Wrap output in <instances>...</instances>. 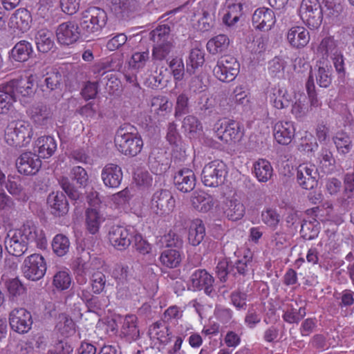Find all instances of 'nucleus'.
<instances>
[{
    "instance_id": "nucleus-1",
    "label": "nucleus",
    "mask_w": 354,
    "mask_h": 354,
    "mask_svg": "<svg viewBox=\"0 0 354 354\" xmlns=\"http://www.w3.org/2000/svg\"><path fill=\"white\" fill-rule=\"evenodd\" d=\"M32 242L40 249H45L47 245L44 232L33 221H27L20 228L8 232L4 244L9 254L21 257L28 250L29 243Z\"/></svg>"
},
{
    "instance_id": "nucleus-2",
    "label": "nucleus",
    "mask_w": 354,
    "mask_h": 354,
    "mask_svg": "<svg viewBox=\"0 0 354 354\" xmlns=\"http://www.w3.org/2000/svg\"><path fill=\"white\" fill-rule=\"evenodd\" d=\"M118 149L125 156H136L142 150L143 141L134 127L125 124L120 127L115 136Z\"/></svg>"
},
{
    "instance_id": "nucleus-3",
    "label": "nucleus",
    "mask_w": 354,
    "mask_h": 354,
    "mask_svg": "<svg viewBox=\"0 0 354 354\" xmlns=\"http://www.w3.org/2000/svg\"><path fill=\"white\" fill-rule=\"evenodd\" d=\"M81 15L79 26L84 39L99 35L107 22L106 12L99 7H89Z\"/></svg>"
},
{
    "instance_id": "nucleus-4",
    "label": "nucleus",
    "mask_w": 354,
    "mask_h": 354,
    "mask_svg": "<svg viewBox=\"0 0 354 354\" xmlns=\"http://www.w3.org/2000/svg\"><path fill=\"white\" fill-rule=\"evenodd\" d=\"M32 136V127L27 121H11L5 129V141L8 145L12 147H25L30 142Z\"/></svg>"
},
{
    "instance_id": "nucleus-5",
    "label": "nucleus",
    "mask_w": 354,
    "mask_h": 354,
    "mask_svg": "<svg viewBox=\"0 0 354 354\" xmlns=\"http://www.w3.org/2000/svg\"><path fill=\"white\" fill-rule=\"evenodd\" d=\"M64 77L55 70L46 73L40 78L37 77V88L42 92L43 95L53 102L59 100L63 96Z\"/></svg>"
},
{
    "instance_id": "nucleus-6",
    "label": "nucleus",
    "mask_w": 354,
    "mask_h": 354,
    "mask_svg": "<svg viewBox=\"0 0 354 354\" xmlns=\"http://www.w3.org/2000/svg\"><path fill=\"white\" fill-rule=\"evenodd\" d=\"M227 174L225 164L216 160L205 165L201 174V180L207 187H217L224 183Z\"/></svg>"
},
{
    "instance_id": "nucleus-7",
    "label": "nucleus",
    "mask_w": 354,
    "mask_h": 354,
    "mask_svg": "<svg viewBox=\"0 0 354 354\" xmlns=\"http://www.w3.org/2000/svg\"><path fill=\"white\" fill-rule=\"evenodd\" d=\"M214 131L218 139L227 144L239 142L242 136L240 124L232 120H218L214 126Z\"/></svg>"
},
{
    "instance_id": "nucleus-8",
    "label": "nucleus",
    "mask_w": 354,
    "mask_h": 354,
    "mask_svg": "<svg viewBox=\"0 0 354 354\" xmlns=\"http://www.w3.org/2000/svg\"><path fill=\"white\" fill-rule=\"evenodd\" d=\"M135 232L131 226L113 225L109 227L108 239L115 249L123 251L131 245Z\"/></svg>"
},
{
    "instance_id": "nucleus-9",
    "label": "nucleus",
    "mask_w": 354,
    "mask_h": 354,
    "mask_svg": "<svg viewBox=\"0 0 354 354\" xmlns=\"http://www.w3.org/2000/svg\"><path fill=\"white\" fill-rule=\"evenodd\" d=\"M299 15L302 21L310 29H317L322 24L323 12L318 0H302Z\"/></svg>"
},
{
    "instance_id": "nucleus-10",
    "label": "nucleus",
    "mask_w": 354,
    "mask_h": 354,
    "mask_svg": "<svg viewBox=\"0 0 354 354\" xmlns=\"http://www.w3.org/2000/svg\"><path fill=\"white\" fill-rule=\"evenodd\" d=\"M46 268L44 257L37 253L25 258L21 267L24 277L33 281L42 279L46 274Z\"/></svg>"
},
{
    "instance_id": "nucleus-11",
    "label": "nucleus",
    "mask_w": 354,
    "mask_h": 354,
    "mask_svg": "<svg viewBox=\"0 0 354 354\" xmlns=\"http://www.w3.org/2000/svg\"><path fill=\"white\" fill-rule=\"evenodd\" d=\"M239 72V64L232 56H222L213 69L215 77L221 82H230Z\"/></svg>"
},
{
    "instance_id": "nucleus-12",
    "label": "nucleus",
    "mask_w": 354,
    "mask_h": 354,
    "mask_svg": "<svg viewBox=\"0 0 354 354\" xmlns=\"http://www.w3.org/2000/svg\"><path fill=\"white\" fill-rule=\"evenodd\" d=\"M175 207V199L167 189H159L155 192L151 198V210L157 215L169 214Z\"/></svg>"
},
{
    "instance_id": "nucleus-13",
    "label": "nucleus",
    "mask_w": 354,
    "mask_h": 354,
    "mask_svg": "<svg viewBox=\"0 0 354 354\" xmlns=\"http://www.w3.org/2000/svg\"><path fill=\"white\" fill-rule=\"evenodd\" d=\"M56 36L58 43L64 46L72 45L84 39L79 24L74 21L59 24L56 29Z\"/></svg>"
},
{
    "instance_id": "nucleus-14",
    "label": "nucleus",
    "mask_w": 354,
    "mask_h": 354,
    "mask_svg": "<svg viewBox=\"0 0 354 354\" xmlns=\"http://www.w3.org/2000/svg\"><path fill=\"white\" fill-rule=\"evenodd\" d=\"M37 79L36 75H31L12 80L5 84L7 86V91H11L17 99L19 95L26 97L34 94L36 91L35 85L37 84Z\"/></svg>"
},
{
    "instance_id": "nucleus-15",
    "label": "nucleus",
    "mask_w": 354,
    "mask_h": 354,
    "mask_svg": "<svg viewBox=\"0 0 354 354\" xmlns=\"http://www.w3.org/2000/svg\"><path fill=\"white\" fill-rule=\"evenodd\" d=\"M162 22L150 32V39L153 44H161L171 42L170 32L174 30L175 26V18L172 12L167 13L161 17Z\"/></svg>"
},
{
    "instance_id": "nucleus-16",
    "label": "nucleus",
    "mask_w": 354,
    "mask_h": 354,
    "mask_svg": "<svg viewBox=\"0 0 354 354\" xmlns=\"http://www.w3.org/2000/svg\"><path fill=\"white\" fill-rule=\"evenodd\" d=\"M191 282L194 290H203L211 297L216 295L214 288V278L204 269L195 270L191 275Z\"/></svg>"
},
{
    "instance_id": "nucleus-17",
    "label": "nucleus",
    "mask_w": 354,
    "mask_h": 354,
    "mask_svg": "<svg viewBox=\"0 0 354 354\" xmlns=\"http://www.w3.org/2000/svg\"><path fill=\"white\" fill-rule=\"evenodd\" d=\"M319 173L315 165L301 164L297 168V182L304 189H313L317 185Z\"/></svg>"
},
{
    "instance_id": "nucleus-18",
    "label": "nucleus",
    "mask_w": 354,
    "mask_h": 354,
    "mask_svg": "<svg viewBox=\"0 0 354 354\" xmlns=\"http://www.w3.org/2000/svg\"><path fill=\"white\" fill-rule=\"evenodd\" d=\"M9 322L11 328L20 334L28 333L32 324V315L25 308L12 310L10 313Z\"/></svg>"
},
{
    "instance_id": "nucleus-19",
    "label": "nucleus",
    "mask_w": 354,
    "mask_h": 354,
    "mask_svg": "<svg viewBox=\"0 0 354 354\" xmlns=\"http://www.w3.org/2000/svg\"><path fill=\"white\" fill-rule=\"evenodd\" d=\"M41 166V161L35 153L30 151L21 153L16 160V167L20 174H36Z\"/></svg>"
},
{
    "instance_id": "nucleus-20",
    "label": "nucleus",
    "mask_w": 354,
    "mask_h": 354,
    "mask_svg": "<svg viewBox=\"0 0 354 354\" xmlns=\"http://www.w3.org/2000/svg\"><path fill=\"white\" fill-rule=\"evenodd\" d=\"M148 166L153 174L161 176L170 168L171 160L165 151L153 149L149 156Z\"/></svg>"
},
{
    "instance_id": "nucleus-21",
    "label": "nucleus",
    "mask_w": 354,
    "mask_h": 354,
    "mask_svg": "<svg viewBox=\"0 0 354 354\" xmlns=\"http://www.w3.org/2000/svg\"><path fill=\"white\" fill-rule=\"evenodd\" d=\"M252 22L256 29L268 31L271 29L276 22L274 12L266 7L259 8L252 15Z\"/></svg>"
},
{
    "instance_id": "nucleus-22",
    "label": "nucleus",
    "mask_w": 354,
    "mask_h": 354,
    "mask_svg": "<svg viewBox=\"0 0 354 354\" xmlns=\"http://www.w3.org/2000/svg\"><path fill=\"white\" fill-rule=\"evenodd\" d=\"M196 178L194 172L188 168L177 171L174 176V183L176 189L183 193L192 191L196 186Z\"/></svg>"
},
{
    "instance_id": "nucleus-23",
    "label": "nucleus",
    "mask_w": 354,
    "mask_h": 354,
    "mask_svg": "<svg viewBox=\"0 0 354 354\" xmlns=\"http://www.w3.org/2000/svg\"><path fill=\"white\" fill-rule=\"evenodd\" d=\"M101 176L105 186L117 188L122 182L123 174L120 167L109 163L103 168Z\"/></svg>"
},
{
    "instance_id": "nucleus-24",
    "label": "nucleus",
    "mask_w": 354,
    "mask_h": 354,
    "mask_svg": "<svg viewBox=\"0 0 354 354\" xmlns=\"http://www.w3.org/2000/svg\"><path fill=\"white\" fill-rule=\"evenodd\" d=\"M273 131L274 139L279 144L288 145L295 136V129L291 122L279 121L274 124Z\"/></svg>"
},
{
    "instance_id": "nucleus-25",
    "label": "nucleus",
    "mask_w": 354,
    "mask_h": 354,
    "mask_svg": "<svg viewBox=\"0 0 354 354\" xmlns=\"http://www.w3.org/2000/svg\"><path fill=\"white\" fill-rule=\"evenodd\" d=\"M47 203L51 213L56 216H64L68 212V202L63 192H57L50 194L47 198Z\"/></svg>"
},
{
    "instance_id": "nucleus-26",
    "label": "nucleus",
    "mask_w": 354,
    "mask_h": 354,
    "mask_svg": "<svg viewBox=\"0 0 354 354\" xmlns=\"http://www.w3.org/2000/svg\"><path fill=\"white\" fill-rule=\"evenodd\" d=\"M31 22L32 17L30 12L26 8H19L12 15L9 26L11 28L24 33L30 29Z\"/></svg>"
},
{
    "instance_id": "nucleus-27",
    "label": "nucleus",
    "mask_w": 354,
    "mask_h": 354,
    "mask_svg": "<svg viewBox=\"0 0 354 354\" xmlns=\"http://www.w3.org/2000/svg\"><path fill=\"white\" fill-rule=\"evenodd\" d=\"M138 318L134 315L125 316L120 328V336L127 342L135 341L140 337Z\"/></svg>"
},
{
    "instance_id": "nucleus-28",
    "label": "nucleus",
    "mask_w": 354,
    "mask_h": 354,
    "mask_svg": "<svg viewBox=\"0 0 354 354\" xmlns=\"http://www.w3.org/2000/svg\"><path fill=\"white\" fill-rule=\"evenodd\" d=\"M287 39L292 47L301 48L309 43L310 34L303 26H294L288 31Z\"/></svg>"
},
{
    "instance_id": "nucleus-29",
    "label": "nucleus",
    "mask_w": 354,
    "mask_h": 354,
    "mask_svg": "<svg viewBox=\"0 0 354 354\" xmlns=\"http://www.w3.org/2000/svg\"><path fill=\"white\" fill-rule=\"evenodd\" d=\"M252 259V252L250 250H248L240 259L236 260L231 266V272H232V275L235 277L239 276H250L253 272Z\"/></svg>"
},
{
    "instance_id": "nucleus-30",
    "label": "nucleus",
    "mask_w": 354,
    "mask_h": 354,
    "mask_svg": "<svg viewBox=\"0 0 354 354\" xmlns=\"http://www.w3.org/2000/svg\"><path fill=\"white\" fill-rule=\"evenodd\" d=\"M270 103L278 109L287 108L292 102V96L288 91L279 86H274L268 91Z\"/></svg>"
},
{
    "instance_id": "nucleus-31",
    "label": "nucleus",
    "mask_w": 354,
    "mask_h": 354,
    "mask_svg": "<svg viewBox=\"0 0 354 354\" xmlns=\"http://www.w3.org/2000/svg\"><path fill=\"white\" fill-rule=\"evenodd\" d=\"M57 149L55 140L51 136H41L39 138L35 145V152L37 153L39 158H48L51 157Z\"/></svg>"
},
{
    "instance_id": "nucleus-32",
    "label": "nucleus",
    "mask_w": 354,
    "mask_h": 354,
    "mask_svg": "<svg viewBox=\"0 0 354 354\" xmlns=\"http://www.w3.org/2000/svg\"><path fill=\"white\" fill-rule=\"evenodd\" d=\"M77 295L84 303L90 312L101 310L104 306L102 302L104 299L93 295L88 287H78Z\"/></svg>"
},
{
    "instance_id": "nucleus-33",
    "label": "nucleus",
    "mask_w": 354,
    "mask_h": 354,
    "mask_svg": "<svg viewBox=\"0 0 354 354\" xmlns=\"http://www.w3.org/2000/svg\"><path fill=\"white\" fill-rule=\"evenodd\" d=\"M243 14V4L241 2L228 0L222 18L223 23L227 26H233L239 21Z\"/></svg>"
},
{
    "instance_id": "nucleus-34",
    "label": "nucleus",
    "mask_w": 354,
    "mask_h": 354,
    "mask_svg": "<svg viewBox=\"0 0 354 354\" xmlns=\"http://www.w3.org/2000/svg\"><path fill=\"white\" fill-rule=\"evenodd\" d=\"M192 204L198 212H207L214 205V198L205 192H195L192 197Z\"/></svg>"
},
{
    "instance_id": "nucleus-35",
    "label": "nucleus",
    "mask_w": 354,
    "mask_h": 354,
    "mask_svg": "<svg viewBox=\"0 0 354 354\" xmlns=\"http://www.w3.org/2000/svg\"><path fill=\"white\" fill-rule=\"evenodd\" d=\"M247 191V197L251 204L261 205L266 200V189L263 186L252 183L250 180L245 181Z\"/></svg>"
},
{
    "instance_id": "nucleus-36",
    "label": "nucleus",
    "mask_w": 354,
    "mask_h": 354,
    "mask_svg": "<svg viewBox=\"0 0 354 354\" xmlns=\"http://www.w3.org/2000/svg\"><path fill=\"white\" fill-rule=\"evenodd\" d=\"M205 62V52L198 48H192L186 59V73L194 74Z\"/></svg>"
},
{
    "instance_id": "nucleus-37",
    "label": "nucleus",
    "mask_w": 354,
    "mask_h": 354,
    "mask_svg": "<svg viewBox=\"0 0 354 354\" xmlns=\"http://www.w3.org/2000/svg\"><path fill=\"white\" fill-rule=\"evenodd\" d=\"M35 39L37 50L43 53L50 51L55 45L53 33L48 29L39 30Z\"/></svg>"
},
{
    "instance_id": "nucleus-38",
    "label": "nucleus",
    "mask_w": 354,
    "mask_h": 354,
    "mask_svg": "<svg viewBox=\"0 0 354 354\" xmlns=\"http://www.w3.org/2000/svg\"><path fill=\"white\" fill-rule=\"evenodd\" d=\"M230 46V39L226 35L220 34L210 39L206 45L212 55L225 53Z\"/></svg>"
},
{
    "instance_id": "nucleus-39",
    "label": "nucleus",
    "mask_w": 354,
    "mask_h": 354,
    "mask_svg": "<svg viewBox=\"0 0 354 354\" xmlns=\"http://www.w3.org/2000/svg\"><path fill=\"white\" fill-rule=\"evenodd\" d=\"M72 283L71 272L68 268L57 270L52 279V286L57 291H64L70 288Z\"/></svg>"
},
{
    "instance_id": "nucleus-40",
    "label": "nucleus",
    "mask_w": 354,
    "mask_h": 354,
    "mask_svg": "<svg viewBox=\"0 0 354 354\" xmlns=\"http://www.w3.org/2000/svg\"><path fill=\"white\" fill-rule=\"evenodd\" d=\"M205 235V227L203 222L201 219L194 220L189 228V243L194 246H197L203 241Z\"/></svg>"
},
{
    "instance_id": "nucleus-41",
    "label": "nucleus",
    "mask_w": 354,
    "mask_h": 354,
    "mask_svg": "<svg viewBox=\"0 0 354 354\" xmlns=\"http://www.w3.org/2000/svg\"><path fill=\"white\" fill-rule=\"evenodd\" d=\"M253 172L259 182L266 183L273 175V168L268 160L259 159L254 163Z\"/></svg>"
},
{
    "instance_id": "nucleus-42",
    "label": "nucleus",
    "mask_w": 354,
    "mask_h": 354,
    "mask_svg": "<svg viewBox=\"0 0 354 354\" xmlns=\"http://www.w3.org/2000/svg\"><path fill=\"white\" fill-rule=\"evenodd\" d=\"M245 212L243 204L235 199L230 200L227 203L224 214L229 220L235 221L241 219L244 216Z\"/></svg>"
},
{
    "instance_id": "nucleus-43",
    "label": "nucleus",
    "mask_w": 354,
    "mask_h": 354,
    "mask_svg": "<svg viewBox=\"0 0 354 354\" xmlns=\"http://www.w3.org/2000/svg\"><path fill=\"white\" fill-rule=\"evenodd\" d=\"M32 53V48L31 44L25 40L17 42L11 50L12 58L17 62L28 60Z\"/></svg>"
},
{
    "instance_id": "nucleus-44",
    "label": "nucleus",
    "mask_w": 354,
    "mask_h": 354,
    "mask_svg": "<svg viewBox=\"0 0 354 354\" xmlns=\"http://www.w3.org/2000/svg\"><path fill=\"white\" fill-rule=\"evenodd\" d=\"M218 113L213 101L209 100L206 95L201 96L198 106V114L199 117L202 120H205L211 117L215 118Z\"/></svg>"
},
{
    "instance_id": "nucleus-45",
    "label": "nucleus",
    "mask_w": 354,
    "mask_h": 354,
    "mask_svg": "<svg viewBox=\"0 0 354 354\" xmlns=\"http://www.w3.org/2000/svg\"><path fill=\"white\" fill-rule=\"evenodd\" d=\"M182 129L190 138H195L197 134L203 131V126L198 118L194 115H187L184 118Z\"/></svg>"
},
{
    "instance_id": "nucleus-46",
    "label": "nucleus",
    "mask_w": 354,
    "mask_h": 354,
    "mask_svg": "<svg viewBox=\"0 0 354 354\" xmlns=\"http://www.w3.org/2000/svg\"><path fill=\"white\" fill-rule=\"evenodd\" d=\"M159 259L164 266L174 268L180 264L181 255L178 249H166L162 252Z\"/></svg>"
},
{
    "instance_id": "nucleus-47",
    "label": "nucleus",
    "mask_w": 354,
    "mask_h": 354,
    "mask_svg": "<svg viewBox=\"0 0 354 354\" xmlns=\"http://www.w3.org/2000/svg\"><path fill=\"white\" fill-rule=\"evenodd\" d=\"M149 333L154 338H156L160 344L164 345L169 343L172 337L171 333L167 326L157 322L150 327Z\"/></svg>"
},
{
    "instance_id": "nucleus-48",
    "label": "nucleus",
    "mask_w": 354,
    "mask_h": 354,
    "mask_svg": "<svg viewBox=\"0 0 354 354\" xmlns=\"http://www.w3.org/2000/svg\"><path fill=\"white\" fill-rule=\"evenodd\" d=\"M103 221L104 218L97 209L93 208L87 209L86 223L87 230L91 234L97 233Z\"/></svg>"
},
{
    "instance_id": "nucleus-49",
    "label": "nucleus",
    "mask_w": 354,
    "mask_h": 354,
    "mask_svg": "<svg viewBox=\"0 0 354 354\" xmlns=\"http://www.w3.org/2000/svg\"><path fill=\"white\" fill-rule=\"evenodd\" d=\"M106 80H109V72L103 71L100 77L95 82H88L81 91V95L86 100L93 99L97 93V85L103 84Z\"/></svg>"
},
{
    "instance_id": "nucleus-50",
    "label": "nucleus",
    "mask_w": 354,
    "mask_h": 354,
    "mask_svg": "<svg viewBox=\"0 0 354 354\" xmlns=\"http://www.w3.org/2000/svg\"><path fill=\"white\" fill-rule=\"evenodd\" d=\"M173 47L172 42L153 44L151 53L152 60L154 63L166 60Z\"/></svg>"
},
{
    "instance_id": "nucleus-51",
    "label": "nucleus",
    "mask_w": 354,
    "mask_h": 354,
    "mask_svg": "<svg viewBox=\"0 0 354 354\" xmlns=\"http://www.w3.org/2000/svg\"><path fill=\"white\" fill-rule=\"evenodd\" d=\"M51 110L46 104H38L32 109V118L39 125L46 124L51 118Z\"/></svg>"
},
{
    "instance_id": "nucleus-52",
    "label": "nucleus",
    "mask_w": 354,
    "mask_h": 354,
    "mask_svg": "<svg viewBox=\"0 0 354 354\" xmlns=\"http://www.w3.org/2000/svg\"><path fill=\"white\" fill-rule=\"evenodd\" d=\"M317 51L322 55L323 58L337 55V53L339 52L336 41L333 37L324 38L317 48Z\"/></svg>"
},
{
    "instance_id": "nucleus-53",
    "label": "nucleus",
    "mask_w": 354,
    "mask_h": 354,
    "mask_svg": "<svg viewBox=\"0 0 354 354\" xmlns=\"http://www.w3.org/2000/svg\"><path fill=\"white\" fill-rule=\"evenodd\" d=\"M70 245L68 238L62 234L55 235L52 241L53 250L58 257L66 254L69 251Z\"/></svg>"
},
{
    "instance_id": "nucleus-54",
    "label": "nucleus",
    "mask_w": 354,
    "mask_h": 354,
    "mask_svg": "<svg viewBox=\"0 0 354 354\" xmlns=\"http://www.w3.org/2000/svg\"><path fill=\"white\" fill-rule=\"evenodd\" d=\"M168 66L174 82L182 81L186 72L183 59L178 57H174L168 62Z\"/></svg>"
},
{
    "instance_id": "nucleus-55",
    "label": "nucleus",
    "mask_w": 354,
    "mask_h": 354,
    "mask_svg": "<svg viewBox=\"0 0 354 354\" xmlns=\"http://www.w3.org/2000/svg\"><path fill=\"white\" fill-rule=\"evenodd\" d=\"M16 100L15 95L11 91H7L6 85L2 84L0 91V113H6Z\"/></svg>"
},
{
    "instance_id": "nucleus-56",
    "label": "nucleus",
    "mask_w": 354,
    "mask_h": 354,
    "mask_svg": "<svg viewBox=\"0 0 354 354\" xmlns=\"http://www.w3.org/2000/svg\"><path fill=\"white\" fill-rule=\"evenodd\" d=\"M262 222L272 230L277 229L280 221V215L276 209L267 208L261 214Z\"/></svg>"
},
{
    "instance_id": "nucleus-57",
    "label": "nucleus",
    "mask_w": 354,
    "mask_h": 354,
    "mask_svg": "<svg viewBox=\"0 0 354 354\" xmlns=\"http://www.w3.org/2000/svg\"><path fill=\"white\" fill-rule=\"evenodd\" d=\"M189 97L185 93L179 94L176 98L174 116L178 118L189 112Z\"/></svg>"
},
{
    "instance_id": "nucleus-58",
    "label": "nucleus",
    "mask_w": 354,
    "mask_h": 354,
    "mask_svg": "<svg viewBox=\"0 0 354 354\" xmlns=\"http://www.w3.org/2000/svg\"><path fill=\"white\" fill-rule=\"evenodd\" d=\"M333 141L339 153L344 155L351 151V140L348 135L344 133H338L333 138Z\"/></svg>"
},
{
    "instance_id": "nucleus-59",
    "label": "nucleus",
    "mask_w": 354,
    "mask_h": 354,
    "mask_svg": "<svg viewBox=\"0 0 354 354\" xmlns=\"http://www.w3.org/2000/svg\"><path fill=\"white\" fill-rule=\"evenodd\" d=\"M106 283V276L102 272H95L90 278V283L93 294L99 295L105 288Z\"/></svg>"
},
{
    "instance_id": "nucleus-60",
    "label": "nucleus",
    "mask_w": 354,
    "mask_h": 354,
    "mask_svg": "<svg viewBox=\"0 0 354 354\" xmlns=\"http://www.w3.org/2000/svg\"><path fill=\"white\" fill-rule=\"evenodd\" d=\"M149 51L148 49L144 51H138L133 53L129 61V65L134 69L143 68L149 60Z\"/></svg>"
},
{
    "instance_id": "nucleus-61",
    "label": "nucleus",
    "mask_w": 354,
    "mask_h": 354,
    "mask_svg": "<svg viewBox=\"0 0 354 354\" xmlns=\"http://www.w3.org/2000/svg\"><path fill=\"white\" fill-rule=\"evenodd\" d=\"M319 233V227L317 224L311 221H304L301 226L300 234L306 240H313L317 237Z\"/></svg>"
},
{
    "instance_id": "nucleus-62",
    "label": "nucleus",
    "mask_w": 354,
    "mask_h": 354,
    "mask_svg": "<svg viewBox=\"0 0 354 354\" xmlns=\"http://www.w3.org/2000/svg\"><path fill=\"white\" fill-rule=\"evenodd\" d=\"M5 287L6 288L10 296L13 297L23 295L26 291V288L17 278L6 280L5 281Z\"/></svg>"
},
{
    "instance_id": "nucleus-63",
    "label": "nucleus",
    "mask_w": 354,
    "mask_h": 354,
    "mask_svg": "<svg viewBox=\"0 0 354 354\" xmlns=\"http://www.w3.org/2000/svg\"><path fill=\"white\" fill-rule=\"evenodd\" d=\"M286 62L279 57H274L268 62L269 74L272 77H280L283 74Z\"/></svg>"
},
{
    "instance_id": "nucleus-64",
    "label": "nucleus",
    "mask_w": 354,
    "mask_h": 354,
    "mask_svg": "<svg viewBox=\"0 0 354 354\" xmlns=\"http://www.w3.org/2000/svg\"><path fill=\"white\" fill-rule=\"evenodd\" d=\"M315 77L317 83L320 87L327 88L331 84V70L328 67L319 66Z\"/></svg>"
}]
</instances>
